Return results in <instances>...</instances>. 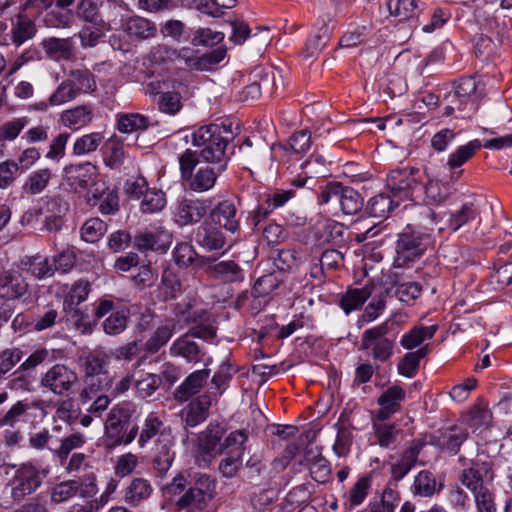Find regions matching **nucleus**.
Returning <instances> with one entry per match:
<instances>
[{
    "label": "nucleus",
    "mask_w": 512,
    "mask_h": 512,
    "mask_svg": "<svg viewBox=\"0 0 512 512\" xmlns=\"http://www.w3.org/2000/svg\"><path fill=\"white\" fill-rule=\"evenodd\" d=\"M429 353V344H424L416 351L407 352L397 365L400 375L413 378L419 370L420 361Z\"/></svg>",
    "instance_id": "nucleus-34"
},
{
    "label": "nucleus",
    "mask_w": 512,
    "mask_h": 512,
    "mask_svg": "<svg viewBox=\"0 0 512 512\" xmlns=\"http://www.w3.org/2000/svg\"><path fill=\"white\" fill-rule=\"evenodd\" d=\"M191 143L201 147L200 156L206 163L227 162L226 155L228 142L233 138L230 125L208 124L192 131Z\"/></svg>",
    "instance_id": "nucleus-1"
},
{
    "label": "nucleus",
    "mask_w": 512,
    "mask_h": 512,
    "mask_svg": "<svg viewBox=\"0 0 512 512\" xmlns=\"http://www.w3.org/2000/svg\"><path fill=\"white\" fill-rule=\"evenodd\" d=\"M131 412V404L129 402H121L115 405L109 412L105 422V433L107 438L112 441L113 446L128 445L136 437L137 427H132L127 432Z\"/></svg>",
    "instance_id": "nucleus-4"
},
{
    "label": "nucleus",
    "mask_w": 512,
    "mask_h": 512,
    "mask_svg": "<svg viewBox=\"0 0 512 512\" xmlns=\"http://www.w3.org/2000/svg\"><path fill=\"white\" fill-rule=\"evenodd\" d=\"M31 3V0H27L21 6L15 20H12L11 23V39L12 43L17 47L32 39L37 32L34 21L26 14V10Z\"/></svg>",
    "instance_id": "nucleus-18"
},
{
    "label": "nucleus",
    "mask_w": 512,
    "mask_h": 512,
    "mask_svg": "<svg viewBox=\"0 0 512 512\" xmlns=\"http://www.w3.org/2000/svg\"><path fill=\"white\" fill-rule=\"evenodd\" d=\"M271 443L280 448H299L296 443L299 429L295 425H273Z\"/></svg>",
    "instance_id": "nucleus-38"
},
{
    "label": "nucleus",
    "mask_w": 512,
    "mask_h": 512,
    "mask_svg": "<svg viewBox=\"0 0 512 512\" xmlns=\"http://www.w3.org/2000/svg\"><path fill=\"white\" fill-rule=\"evenodd\" d=\"M371 294L372 287L368 284L362 288H350L342 295L340 307L346 314L359 310Z\"/></svg>",
    "instance_id": "nucleus-33"
},
{
    "label": "nucleus",
    "mask_w": 512,
    "mask_h": 512,
    "mask_svg": "<svg viewBox=\"0 0 512 512\" xmlns=\"http://www.w3.org/2000/svg\"><path fill=\"white\" fill-rule=\"evenodd\" d=\"M482 148V143L478 139L471 140L464 145H460L455 151L449 154L447 158V167L452 171V178L457 180L463 174L461 167L467 163Z\"/></svg>",
    "instance_id": "nucleus-21"
},
{
    "label": "nucleus",
    "mask_w": 512,
    "mask_h": 512,
    "mask_svg": "<svg viewBox=\"0 0 512 512\" xmlns=\"http://www.w3.org/2000/svg\"><path fill=\"white\" fill-rule=\"evenodd\" d=\"M237 372L238 369L235 368L231 363H229L228 361L222 362L211 379V383L216 389V391L213 392V394L217 397L223 395V393L229 387V383L232 380L233 376Z\"/></svg>",
    "instance_id": "nucleus-46"
},
{
    "label": "nucleus",
    "mask_w": 512,
    "mask_h": 512,
    "mask_svg": "<svg viewBox=\"0 0 512 512\" xmlns=\"http://www.w3.org/2000/svg\"><path fill=\"white\" fill-rule=\"evenodd\" d=\"M341 210L346 215H355L363 207V198L353 188L342 184L341 191L337 200Z\"/></svg>",
    "instance_id": "nucleus-42"
},
{
    "label": "nucleus",
    "mask_w": 512,
    "mask_h": 512,
    "mask_svg": "<svg viewBox=\"0 0 512 512\" xmlns=\"http://www.w3.org/2000/svg\"><path fill=\"white\" fill-rule=\"evenodd\" d=\"M423 175L418 168L411 166L391 170L386 178V186L392 197L400 201H416L422 193Z\"/></svg>",
    "instance_id": "nucleus-2"
},
{
    "label": "nucleus",
    "mask_w": 512,
    "mask_h": 512,
    "mask_svg": "<svg viewBox=\"0 0 512 512\" xmlns=\"http://www.w3.org/2000/svg\"><path fill=\"white\" fill-rule=\"evenodd\" d=\"M140 209L143 213L160 212L166 206V195L161 190L149 189L142 197Z\"/></svg>",
    "instance_id": "nucleus-48"
},
{
    "label": "nucleus",
    "mask_w": 512,
    "mask_h": 512,
    "mask_svg": "<svg viewBox=\"0 0 512 512\" xmlns=\"http://www.w3.org/2000/svg\"><path fill=\"white\" fill-rule=\"evenodd\" d=\"M91 291L90 283L80 279L64 290V308L73 309L84 302Z\"/></svg>",
    "instance_id": "nucleus-40"
},
{
    "label": "nucleus",
    "mask_w": 512,
    "mask_h": 512,
    "mask_svg": "<svg viewBox=\"0 0 512 512\" xmlns=\"http://www.w3.org/2000/svg\"><path fill=\"white\" fill-rule=\"evenodd\" d=\"M398 205L397 199L388 194L379 193L369 200L367 210L371 217L387 218Z\"/></svg>",
    "instance_id": "nucleus-39"
},
{
    "label": "nucleus",
    "mask_w": 512,
    "mask_h": 512,
    "mask_svg": "<svg viewBox=\"0 0 512 512\" xmlns=\"http://www.w3.org/2000/svg\"><path fill=\"white\" fill-rule=\"evenodd\" d=\"M469 436L464 422L453 425L443 434V439L449 448H459Z\"/></svg>",
    "instance_id": "nucleus-58"
},
{
    "label": "nucleus",
    "mask_w": 512,
    "mask_h": 512,
    "mask_svg": "<svg viewBox=\"0 0 512 512\" xmlns=\"http://www.w3.org/2000/svg\"><path fill=\"white\" fill-rule=\"evenodd\" d=\"M102 140L103 136L99 132L82 135L74 142L72 153L75 156H82L94 152Z\"/></svg>",
    "instance_id": "nucleus-49"
},
{
    "label": "nucleus",
    "mask_w": 512,
    "mask_h": 512,
    "mask_svg": "<svg viewBox=\"0 0 512 512\" xmlns=\"http://www.w3.org/2000/svg\"><path fill=\"white\" fill-rule=\"evenodd\" d=\"M76 90L77 95L80 93L92 92L96 89V83L93 76L87 71H75L68 79Z\"/></svg>",
    "instance_id": "nucleus-63"
},
{
    "label": "nucleus",
    "mask_w": 512,
    "mask_h": 512,
    "mask_svg": "<svg viewBox=\"0 0 512 512\" xmlns=\"http://www.w3.org/2000/svg\"><path fill=\"white\" fill-rule=\"evenodd\" d=\"M77 380L76 374L65 365L56 364L42 377L41 385L57 395L70 390Z\"/></svg>",
    "instance_id": "nucleus-13"
},
{
    "label": "nucleus",
    "mask_w": 512,
    "mask_h": 512,
    "mask_svg": "<svg viewBox=\"0 0 512 512\" xmlns=\"http://www.w3.org/2000/svg\"><path fill=\"white\" fill-rule=\"evenodd\" d=\"M477 84L473 77H462L454 86V90L451 92V97L454 101H462L465 105H471L472 108L477 110V95H476Z\"/></svg>",
    "instance_id": "nucleus-30"
},
{
    "label": "nucleus",
    "mask_w": 512,
    "mask_h": 512,
    "mask_svg": "<svg viewBox=\"0 0 512 512\" xmlns=\"http://www.w3.org/2000/svg\"><path fill=\"white\" fill-rule=\"evenodd\" d=\"M107 231V224L100 218L88 219L81 227V238L85 242L99 241Z\"/></svg>",
    "instance_id": "nucleus-50"
},
{
    "label": "nucleus",
    "mask_w": 512,
    "mask_h": 512,
    "mask_svg": "<svg viewBox=\"0 0 512 512\" xmlns=\"http://www.w3.org/2000/svg\"><path fill=\"white\" fill-rule=\"evenodd\" d=\"M422 190L428 204H440L447 197L445 185L438 180H428L425 185L422 184Z\"/></svg>",
    "instance_id": "nucleus-60"
},
{
    "label": "nucleus",
    "mask_w": 512,
    "mask_h": 512,
    "mask_svg": "<svg viewBox=\"0 0 512 512\" xmlns=\"http://www.w3.org/2000/svg\"><path fill=\"white\" fill-rule=\"evenodd\" d=\"M43 21L47 27L67 28L73 22V14L70 10L53 9L45 14Z\"/></svg>",
    "instance_id": "nucleus-56"
},
{
    "label": "nucleus",
    "mask_w": 512,
    "mask_h": 512,
    "mask_svg": "<svg viewBox=\"0 0 512 512\" xmlns=\"http://www.w3.org/2000/svg\"><path fill=\"white\" fill-rule=\"evenodd\" d=\"M300 169L305 175H309L310 178L325 176L326 160L320 154H312L301 163Z\"/></svg>",
    "instance_id": "nucleus-64"
},
{
    "label": "nucleus",
    "mask_w": 512,
    "mask_h": 512,
    "mask_svg": "<svg viewBox=\"0 0 512 512\" xmlns=\"http://www.w3.org/2000/svg\"><path fill=\"white\" fill-rule=\"evenodd\" d=\"M214 166L200 167L188 179L185 180L188 188L195 193H203L211 190L220 176L226 170L227 162H214Z\"/></svg>",
    "instance_id": "nucleus-12"
},
{
    "label": "nucleus",
    "mask_w": 512,
    "mask_h": 512,
    "mask_svg": "<svg viewBox=\"0 0 512 512\" xmlns=\"http://www.w3.org/2000/svg\"><path fill=\"white\" fill-rule=\"evenodd\" d=\"M315 236L320 244H334L342 240L344 226L334 220H324L316 225Z\"/></svg>",
    "instance_id": "nucleus-37"
},
{
    "label": "nucleus",
    "mask_w": 512,
    "mask_h": 512,
    "mask_svg": "<svg viewBox=\"0 0 512 512\" xmlns=\"http://www.w3.org/2000/svg\"><path fill=\"white\" fill-rule=\"evenodd\" d=\"M424 252L421 238L411 232H403L399 235L396 244V257L394 264L396 267H405L414 262Z\"/></svg>",
    "instance_id": "nucleus-11"
},
{
    "label": "nucleus",
    "mask_w": 512,
    "mask_h": 512,
    "mask_svg": "<svg viewBox=\"0 0 512 512\" xmlns=\"http://www.w3.org/2000/svg\"><path fill=\"white\" fill-rule=\"evenodd\" d=\"M311 147V133L304 129L293 133L287 144L272 146L271 150L279 161H289L293 155H301Z\"/></svg>",
    "instance_id": "nucleus-14"
},
{
    "label": "nucleus",
    "mask_w": 512,
    "mask_h": 512,
    "mask_svg": "<svg viewBox=\"0 0 512 512\" xmlns=\"http://www.w3.org/2000/svg\"><path fill=\"white\" fill-rule=\"evenodd\" d=\"M154 440L155 445H161L162 448H168L172 445L170 431H167L162 420L157 413H150L143 424L139 435L138 443L141 447Z\"/></svg>",
    "instance_id": "nucleus-10"
},
{
    "label": "nucleus",
    "mask_w": 512,
    "mask_h": 512,
    "mask_svg": "<svg viewBox=\"0 0 512 512\" xmlns=\"http://www.w3.org/2000/svg\"><path fill=\"white\" fill-rule=\"evenodd\" d=\"M76 14L78 18L85 22H89L94 25H101L103 23L99 5L96 1L81 0L77 5Z\"/></svg>",
    "instance_id": "nucleus-53"
},
{
    "label": "nucleus",
    "mask_w": 512,
    "mask_h": 512,
    "mask_svg": "<svg viewBox=\"0 0 512 512\" xmlns=\"http://www.w3.org/2000/svg\"><path fill=\"white\" fill-rule=\"evenodd\" d=\"M212 404L211 395L204 393L193 399L185 412V423L189 427H195L204 422L209 416Z\"/></svg>",
    "instance_id": "nucleus-24"
},
{
    "label": "nucleus",
    "mask_w": 512,
    "mask_h": 512,
    "mask_svg": "<svg viewBox=\"0 0 512 512\" xmlns=\"http://www.w3.org/2000/svg\"><path fill=\"white\" fill-rule=\"evenodd\" d=\"M29 119L27 117L15 118L11 121L5 122L0 126V141H13L18 137L20 132L28 125Z\"/></svg>",
    "instance_id": "nucleus-57"
},
{
    "label": "nucleus",
    "mask_w": 512,
    "mask_h": 512,
    "mask_svg": "<svg viewBox=\"0 0 512 512\" xmlns=\"http://www.w3.org/2000/svg\"><path fill=\"white\" fill-rule=\"evenodd\" d=\"M200 157V153L191 149H186L178 156V163L182 180L185 181L193 174L195 167L199 163Z\"/></svg>",
    "instance_id": "nucleus-59"
},
{
    "label": "nucleus",
    "mask_w": 512,
    "mask_h": 512,
    "mask_svg": "<svg viewBox=\"0 0 512 512\" xmlns=\"http://www.w3.org/2000/svg\"><path fill=\"white\" fill-rule=\"evenodd\" d=\"M64 178L74 191L86 189L96 177L97 168L91 162L70 164L63 169Z\"/></svg>",
    "instance_id": "nucleus-17"
},
{
    "label": "nucleus",
    "mask_w": 512,
    "mask_h": 512,
    "mask_svg": "<svg viewBox=\"0 0 512 512\" xmlns=\"http://www.w3.org/2000/svg\"><path fill=\"white\" fill-rule=\"evenodd\" d=\"M42 478L39 471L30 465H23L16 470L7 488L14 502H20L35 492L41 485Z\"/></svg>",
    "instance_id": "nucleus-7"
},
{
    "label": "nucleus",
    "mask_w": 512,
    "mask_h": 512,
    "mask_svg": "<svg viewBox=\"0 0 512 512\" xmlns=\"http://www.w3.org/2000/svg\"><path fill=\"white\" fill-rule=\"evenodd\" d=\"M134 246L141 252L166 253L172 244V234L163 227L154 231L139 232L134 236Z\"/></svg>",
    "instance_id": "nucleus-9"
},
{
    "label": "nucleus",
    "mask_w": 512,
    "mask_h": 512,
    "mask_svg": "<svg viewBox=\"0 0 512 512\" xmlns=\"http://www.w3.org/2000/svg\"><path fill=\"white\" fill-rule=\"evenodd\" d=\"M181 87L182 83L176 80L155 78L147 83L146 94L156 101L160 112L175 116L183 107Z\"/></svg>",
    "instance_id": "nucleus-3"
},
{
    "label": "nucleus",
    "mask_w": 512,
    "mask_h": 512,
    "mask_svg": "<svg viewBox=\"0 0 512 512\" xmlns=\"http://www.w3.org/2000/svg\"><path fill=\"white\" fill-rule=\"evenodd\" d=\"M28 291V283L22 273L14 269H0V298L15 300Z\"/></svg>",
    "instance_id": "nucleus-16"
},
{
    "label": "nucleus",
    "mask_w": 512,
    "mask_h": 512,
    "mask_svg": "<svg viewBox=\"0 0 512 512\" xmlns=\"http://www.w3.org/2000/svg\"><path fill=\"white\" fill-rule=\"evenodd\" d=\"M122 27L123 31L135 40H147L157 34L155 22L138 15L128 17Z\"/></svg>",
    "instance_id": "nucleus-22"
},
{
    "label": "nucleus",
    "mask_w": 512,
    "mask_h": 512,
    "mask_svg": "<svg viewBox=\"0 0 512 512\" xmlns=\"http://www.w3.org/2000/svg\"><path fill=\"white\" fill-rule=\"evenodd\" d=\"M413 488L415 494L429 497L436 490V480L428 471H421L415 477Z\"/></svg>",
    "instance_id": "nucleus-61"
},
{
    "label": "nucleus",
    "mask_w": 512,
    "mask_h": 512,
    "mask_svg": "<svg viewBox=\"0 0 512 512\" xmlns=\"http://www.w3.org/2000/svg\"><path fill=\"white\" fill-rule=\"evenodd\" d=\"M304 461L315 481L323 483L328 480L331 467L329 462L319 453V450H306Z\"/></svg>",
    "instance_id": "nucleus-28"
},
{
    "label": "nucleus",
    "mask_w": 512,
    "mask_h": 512,
    "mask_svg": "<svg viewBox=\"0 0 512 512\" xmlns=\"http://www.w3.org/2000/svg\"><path fill=\"white\" fill-rule=\"evenodd\" d=\"M386 5L390 15L398 21H405L417 15V0H387Z\"/></svg>",
    "instance_id": "nucleus-47"
},
{
    "label": "nucleus",
    "mask_w": 512,
    "mask_h": 512,
    "mask_svg": "<svg viewBox=\"0 0 512 512\" xmlns=\"http://www.w3.org/2000/svg\"><path fill=\"white\" fill-rule=\"evenodd\" d=\"M148 125V118L139 113L122 114L117 121L118 130L122 133H132L146 129Z\"/></svg>",
    "instance_id": "nucleus-52"
},
{
    "label": "nucleus",
    "mask_w": 512,
    "mask_h": 512,
    "mask_svg": "<svg viewBox=\"0 0 512 512\" xmlns=\"http://www.w3.org/2000/svg\"><path fill=\"white\" fill-rule=\"evenodd\" d=\"M388 328L381 324L366 329L361 337V349L368 350L372 359L376 362H387L394 352V341L386 337Z\"/></svg>",
    "instance_id": "nucleus-5"
},
{
    "label": "nucleus",
    "mask_w": 512,
    "mask_h": 512,
    "mask_svg": "<svg viewBox=\"0 0 512 512\" xmlns=\"http://www.w3.org/2000/svg\"><path fill=\"white\" fill-rule=\"evenodd\" d=\"M210 207V199L183 198L175 207L173 219L180 227L193 225L199 223L206 216Z\"/></svg>",
    "instance_id": "nucleus-8"
},
{
    "label": "nucleus",
    "mask_w": 512,
    "mask_h": 512,
    "mask_svg": "<svg viewBox=\"0 0 512 512\" xmlns=\"http://www.w3.org/2000/svg\"><path fill=\"white\" fill-rule=\"evenodd\" d=\"M438 330V325H416L407 332H405L400 338V345L408 351H412L413 349H418L423 345L426 340H431L436 331Z\"/></svg>",
    "instance_id": "nucleus-26"
},
{
    "label": "nucleus",
    "mask_w": 512,
    "mask_h": 512,
    "mask_svg": "<svg viewBox=\"0 0 512 512\" xmlns=\"http://www.w3.org/2000/svg\"><path fill=\"white\" fill-rule=\"evenodd\" d=\"M98 491L95 476H89L85 480L72 479L60 482L51 488L50 500L52 503L60 504L66 502L76 495L82 498H90Z\"/></svg>",
    "instance_id": "nucleus-6"
},
{
    "label": "nucleus",
    "mask_w": 512,
    "mask_h": 512,
    "mask_svg": "<svg viewBox=\"0 0 512 512\" xmlns=\"http://www.w3.org/2000/svg\"><path fill=\"white\" fill-rule=\"evenodd\" d=\"M202 263L208 264V274L217 280L232 283L244 278L242 268L233 260L215 262V259L207 257Z\"/></svg>",
    "instance_id": "nucleus-20"
},
{
    "label": "nucleus",
    "mask_w": 512,
    "mask_h": 512,
    "mask_svg": "<svg viewBox=\"0 0 512 512\" xmlns=\"http://www.w3.org/2000/svg\"><path fill=\"white\" fill-rule=\"evenodd\" d=\"M418 450H404L401 457L392 464L391 473L395 480L402 479L415 465Z\"/></svg>",
    "instance_id": "nucleus-51"
},
{
    "label": "nucleus",
    "mask_w": 512,
    "mask_h": 512,
    "mask_svg": "<svg viewBox=\"0 0 512 512\" xmlns=\"http://www.w3.org/2000/svg\"><path fill=\"white\" fill-rule=\"evenodd\" d=\"M406 397V391L400 385H392L378 397L377 404L380 406L376 418L380 421L388 420L393 414L401 409V402Z\"/></svg>",
    "instance_id": "nucleus-19"
},
{
    "label": "nucleus",
    "mask_w": 512,
    "mask_h": 512,
    "mask_svg": "<svg viewBox=\"0 0 512 512\" xmlns=\"http://www.w3.org/2000/svg\"><path fill=\"white\" fill-rule=\"evenodd\" d=\"M492 422V412L483 400L476 402L469 410L465 424L474 431L487 429Z\"/></svg>",
    "instance_id": "nucleus-31"
},
{
    "label": "nucleus",
    "mask_w": 512,
    "mask_h": 512,
    "mask_svg": "<svg viewBox=\"0 0 512 512\" xmlns=\"http://www.w3.org/2000/svg\"><path fill=\"white\" fill-rule=\"evenodd\" d=\"M76 90L67 79L57 87V89L50 95L49 104L51 106H59L74 100L77 97Z\"/></svg>",
    "instance_id": "nucleus-62"
},
{
    "label": "nucleus",
    "mask_w": 512,
    "mask_h": 512,
    "mask_svg": "<svg viewBox=\"0 0 512 512\" xmlns=\"http://www.w3.org/2000/svg\"><path fill=\"white\" fill-rule=\"evenodd\" d=\"M173 259L179 267H189L197 259V253L188 242L177 243L172 252Z\"/></svg>",
    "instance_id": "nucleus-55"
},
{
    "label": "nucleus",
    "mask_w": 512,
    "mask_h": 512,
    "mask_svg": "<svg viewBox=\"0 0 512 512\" xmlns=\"http://www.w3.org/2000/svg\"><path fill=\"white\" fill-rule=\"evenodd\" d=\"M175 324L173 322L165 323L159 326L145 343V351L148 353H157L165 346L174 334Z\"/></svg>",
    "instance_id": "nucleus-44"
},
{
    "label": "nucleus",
    "mask_w": 512,
    "mask_h": 512,
    "mask_svg": "<svg viewBox=\"0 0 512 512\" xmlns=\"http://www.w3.org/2000/svg\"><path fill=\"white\" fill-rule=\"evenodd\" d=\"M152 491V486L146 479L135 478L127 487L124 500L128 505L137 507L150 497Z\"/></svg>",
    "instance_id": "nucleus-36"
},
{
    "label": "nucleus",
    "mask_w": 512,
    "mask_h": 512,
    "mask_svg": "<svg viewBox=\"0 0 512 512\" xmlns=\"http://www.w3.org/2000/svg\"><path fill=\"white\" fill-rule=\"evenodd\" d=\"M214 223L230 233L240 230V217L234 199H224L218 202L210 211Z\"/></svg>",
    "instance_id": "nucleus-15"
},
{
    "label": "nucleus",
    "mask_w": 512,
    "mask_h": 512,
    "mask_svg": "<svg viewBox=\"0 0 512 512\" xmlns=\"http://www.w3.org/2000/svg\"><path fill=\"white\" fill-rule=\"evenodd\" d=\"M52 179L49 168H40L32 171L22 185V192L26 195H38L46 190Z\"/></svg>",
    "instance_id": "nucleus-29"
},
{
    "label": "nucleus",
    "mask_w": 512,
    "mask_h": 512,
    "mask_svg": "<svg viewBox=\"0 0 512 512\" xmlns=\"http://www.w3.org/2000/svg\"><path fill=\"white\" fill-rule=\"evenodd\" d=\"M45 213L43 226L49 232H58L64 225L63 215L66 211L60 202L56 198H48L44 207Z\"/></svg>",
    "instance_id": "nucleus-32"
},
{
    "label": "nucleus",
    "mask_w": 512,
    "mask_h": 512,
    "mask_svg": "<svg viewBox=\"0 0 512 512\" xmlns=\"http://www.w3.org/2000/svg\"><path fill=\"white\" fill-rule=\"evenodd\" d=\"M93 119V111L88 105H79L64 110L60 114L62 125L72 131H78L87 126Z\"/></svg>",
    "instance_id": "nucleus-25"
},
{
    "label": "nucleus",
    "mask_w": 512,
    "mask_h": 512,
    "mask_svg": "<svg viewBox=\"0 0 512 512\" xmlns=\"http://www.w3.org/2000/svg\"><path fill=\"white\" fill-rule=\"evenodd\" d=\"M172 356H180L188 362L200 361V348L198 344L191 340L189 333L177 338L170 346Z\"/></svg>",
    "instance_id": "nucleus-35"
},
{
    "label": "nucleus",
    "mask_w": 512,
    "mask_h": 512,
    "mask_svg": "<svg viewBox=\"0 0 512 512\" xmlns=\"http://www.w3.org/2000/svg\"><path fill=\"white\" fill-rule=\"evenodd\" d=\"M196 242L208 251L220 250L226 244L224 233L216 226L203 222L196 231Z\"/></svg>",
    "instance_id": "nucleus-23"
},
{
    "label": "nucleus",
    "mask_w": 512,
    "mask_h": 512,
    "mask_svg": "<svg viewBox=\"0 0 512 512\" xmlns=\"http://www.w3.org/2000/svg\"><path fill=\"white\" fill-rule=\"evenodd\" d=\"M160 291L164 300L177 298L183 291L180 276L171 268H166L162 273Z\"/></svg>",
    "instance_id": "nucleus-43"
},
{
    "label": "nucleus",
    "mask_w": 512,
    "mask_h": 512,
    "mask_svg": "<svg viewBox=\"0 0 512 512\" xmlns=\"http://www.w3.org/2000/svg\"><path fill=\"white\" fill-rule=\"evenodd\" d=\"M211 499L206 498L205 495L200 493L199 491H195L191 487L176 501V506L179 509H185L188 507H193L197 510H204Z\"/></svg>",
    "instance_id": "nucleus-54"
},
{
    "label": "nucleus",
    "mask_w": 512,
    "mask_h": 512,
    "mask_svg": "<svg viewBox=\"0 0 512 512\" xmlns=\"http://www.w3.org/2000/svg\"><path fill=\"white\" fill-rule=\"evenodd\" d=\"M210 375V369L197 370L191 373L175 390V399L185 402L197 394Z\"/></svg>",
    "instance_id": "nucleus-27"
},
{
    "label": "nucleus",
    "mask_w": 512,
    "mask_h": 512,
    "mask_svg": "<svg viewBox=\"0 0 512 512\" xmlns=\"http://www.w3.org/2000/svg\"><path fill=\"white\" fill-rule=\"evenodd\" d=\"M330 31L327 25H322L317 31L313 32L305 43L302 51L305 58L318 55L328 44L330 40Z\"/></svg>",
    "instance_id": "nucleus-41"
},
{
    "label": "nucleus",
    "mask_w": 512,
    "mask_h": 512,
    "mask_svg": "<svg viewBox=\"0 0 512 512\" xmlns=\"http://www.w3.org/2000/svg\"><path fill=\"white\" fill-rule=\"evenodd\" d=\"M478 214L477 207L473 203H464L458 210L450 214L447 226L455 232L465 224L473 221Z\"/></svg>",
    "instance_id": "nucleus-45"
}]
</instances>
